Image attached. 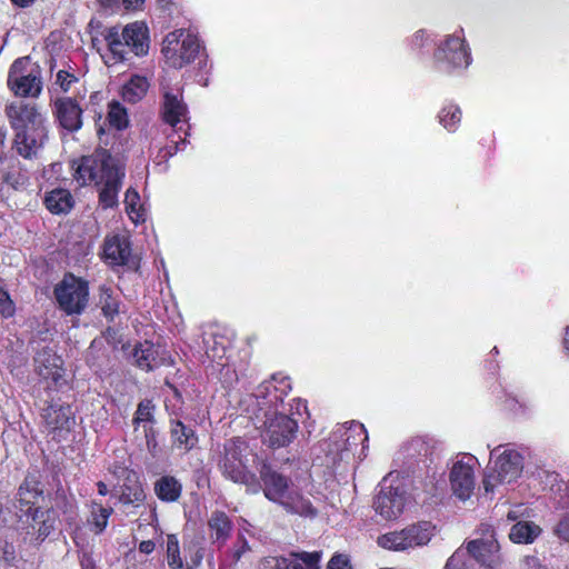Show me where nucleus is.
Here are the masks:
<instances>
[{
  "label": "nucleus",
  "instance_id": "f257e3e1",
  "mask_svg": "<svg viewBox=\"0 0 569 569\" xmlns=\"http://www.w3.org/2000/svg\"><path fill=\"white\" fill-rule=\"evenodd\" d=\"M102 36L114 63L124 61L129 51H132L136 57H143L149 52V30L147 24L140 20L130 22L122 30L119 26H110L102 32Z\"/></svg>",
  "mask_w": 569,
  "mask_h": 569
},
{
  "label": "nucleus",
  "instance_id": "f03ea898",
  "mask_svg": "<svg viewBox=\"0 0 569 569\" xmlns=\"http://www.w3.org/2000/svg\"><path fill=\"white\" fill-rule=\"evenodd\" d=\"M7 87L19 98H39L43 90V70L30 56L18 57L9 67Z\"/></svg>",
  "mask_w": 569,
  "mask_h": 569
},
{
  "label": "nucleus",
  "instance_id": "7ed1b4c3",
  "mask_svg": "<svg viewBox=\"0 0 569 569\" xmlns=\"http://www.w3.org/2000/svg\"><path fill=\"white\" fill-rule=\"evenodd\" d=\"M249 445L241 437L229 438L223 445V451L218 466L224 478L234 483L250 485L256 481L254 472L250 471L244 461Z\"/></svg>",
  "mask_w": 569,
  "mask_h": 569
},
{
  "label": "nucleus",
  "instance_id": "20e7f679",
  "mask_svg": "<svg viewBox=\"0 0 569 569\" xmlns=\"http://www.w3.org/2000/svg\"><path fill=\"white\" fill-rule=\"evenodd\" d=\"M59 308L67 315H80L89 305V281L78 278L74 273H64L53 289Z\"/></svg>",
  "mask_w": 569,
  "mask_h": 569
},
{
  "label": "nucleus",
  "instance_id": "39448f33",
  "mask_svg": "<svg viewBox=\"0 0 569 569\" xmlns=\"http://www.w3.org/2000/svg\"><path fill=\"white\" fill-rule=\"evenodd\" d=\"M40 417L47 433L56 441L68 438L77 422L71 405L62 402L61 399L46 400L40 409Z\"/></svg>",
  "mask_w": 569,
  "mask_h": 569
},
{
  "label": "nucleus",
  "instance_id": "423d86ee",
  "mask_svg": "<svg viewBox=\"0 0 569 569\" xmlns=\"http://www.w3.org/2000/svg\"><path fill=\"white\" fill-rule=\"evenodd\" d=\"M292 390V380L283 373H273L268 380H263L257 386L253 396L257 406L262 411L264 420L274 412H279V408L283 407L286 396Z\"/></svg>",
  "mask_w": 569,
  "mask_h": 569
},
{
  "label": "nucleus",
  "instance_id": "0eeeda50",
  "mask_svg": "<svg viewBox=\"0 0 569 569\" xmlns=\"http://www.w3.org/2000/svg\"><path fill=\"white\" fill-rule=\"evenodd\" d=\"M430 521H419L401 530H391L377 538V543L387 550H408L415 546L428 545L433 536Z\"/></svg>",
  "mask_w": 569,
  "mask_h": 569
},
{
  "label": "nucleus",
  "instance_id": "6e6552de",
  "mask_svg": "<svg viewBox=\"0 0 569 569\" xmlns=\"http://www.w3.org/2000/svg\"><path fill=\"white\" fill-rule=\"evenodd\" d=\"M523 457L516 449H506L500 453L491 471L485 473L482 488L485 492H493L498 483H510L521 476Z\"/></svg>",
  "mask_w": 569,
  "mask_h": 569
},
{
  "label": "nucleus",
  "instance_id": "1a4fd4ad",
  "mask_svg": "<svg viewBox=\"0 0 569 569\" xmlns=\"http://www.w3.org/2000/svg\"><path fill=\"white\" fill-rule=\"evenodd\" d=\"M200 49L201 44L197 36L187 33L180 40L177 33H169L164 46H162V53L169 66L181 69V67L188 66V63H192L196 60Z\"/></svg>",
  "mask_w": 569,
  "mask_h": 569
},
{
  "label": "nucleus",
  "instance_id": "9d476101",
  "mask_svg": "<svg viewBox=\"0 0 569 569\" xmlns=\"http://www.w3.org/2000/svg\"><path fill=\"white\" fill-rule=\"evenodd\" d=\"M58 520V513L53 507H44L41 501L34 503L29 521L22 527L24 541L31 545H41L53 530Z\"/></svg>",
  "mask_w": 569,
  "mask_h": 569
},
{
  "label": "nucleus",
  "instance_id": "9b49d317",
  "mask_svg": "<svg viewBox=\"0 0 569 569\" xmlns=\"http://www.w3.org/2000/svg\"><path fill=\"white\" fill-rule=\"evenodd\" d=\"M299 431V422L292 419L290 415L279 411L263 420V433L273 449L279 447H288L297 438Z\"/></svg>",
  "mask_w": 569,
  "mask_h": 569
},
{
  "label": "nucleus",
  "instance_id": "f8f14e48",
  "mask_svg": "<svg viewBox=\"0 0 569 569\" xmlns=\"http://www.w3.org/2000/svg\"><path fill=\"white\" fill-rule=\"evenodd\" d=\"M433 60L437 66H443L446 70H452L456 67L470 66L471 53L462 37L447 36L433 51Z\"/></svg>",
  "mask_w": 569,
  "mask_h": 569
},
{
  "label": "nucleus",
  "instance_id": "ddd939ff",
  "mask_svg": "<svg viewBox=\"0 0 569 569\" xmlns=\"http://www.w3.org/2000/svg\"><path fill=\"white\" fill-rule=\"evenodd\" d=\"M321 550H291L288 556H266L259 569H320Z\"/></svg>",
  "mask_w": 569,
  "mask_h": 569
},
{
  "label": "nucleus",
  "instance_id": "4468645a",
  "mask_svg": "<svg viewBox=\"0 0 569 569\" xmlns=\"http://www.w3.org/2000/svg\"><path fill=\"white\" fill-rule=\"evenodd\" d=\"M102 259L111 268L124 266L128 270L137 271L140 267V258L133 256L130 239L126 236H107L102 243Z\"/></svg>",
  "mask_w": 569,
  "mask_h": 569
},
{
  "label": "nucleus",
  "instance_id": "2eb2a0df",
  "mask_svg": "<svg viewBox=\"0 0 569 569\" xmlns=\"http://www.w3.org/2000/svg\"><path fill=\"white\" fill-rule=\"evenodd\" d=\"M123 177L124 171L122 167L116 162L111 152L107 151L106 166L101 173V183L98 193V201L102 208H113V206L118 204Z\"/></svg>",
  "mask_w": 569,
  "mask_h": 569
},
{
  "label": "nucleus",
  "instance_id": "dca6fc26",
  "mask_svg": "<svg viewBox=\"0 0 569 569\" xmlns=\"http://www.w3.org/2000/svg\"><path fill=\"white\" fill-rule=\"evenodd\" d=\"M54 121L66 132H79L83 126L84 109L76 97H58L51 102Z\"/></svg>",
  "mask_w": 569,
  "mask_h": 569
},
{
  "label": "nucleus",
  "instance_id": "f3484780",
  "mask_svg": "<svg viewBox=\"0 0 569 569\" xmlns=\"http://www.w3.org/2000/svg\"><path fill=\"white\" fill-rule=\"evenodd\" d=\"M107 164V149H97L91 154L71 161L73 177L79 184H101V173Z\"/></svg>",
  "mask_w": 569,
  "mask_h": 569
},
{
  "label": "nucleus",
  "instance_id": "a211bd4d",
  "mask_svg": "<svg viewBox=\"0 0 569 569\" xmlns=\"http://www.w3.org/2000/svg\"><path fill=\"white\" fill-rule=\"evenodd\" d=\"M44 490L42 483L36 475H27L17 491V508L20 519V531L27 527L33 506L38 501H43Z\"/></svg>",
  "mask_w": 569,
  "mask_h": 569
},
{
  "label": "nucleus",
  "instance_id": "6ab92c4d",
  "mask_svg": "<svg viewBox=\"0 0 569 569\" xmlns=\"http://www.w3.org/2000/svg\"><path fill=\"white\" fill-rule=\"evenodd\" d=\"M47 138L48 130L44 126V118L39 113V119L34 126L28 127L24 131L14 134L13 146L22 158L30 159L32 156H36Z\"/></svg>",
  "mask_w": 569,
  "mask_h": 569
},
{
  "label": "nucleus",
  "instance_id": "aec40b11",
  "mask_svg": "<svg viewBox=\"0 0 569 569\" xmlns=\"http://www.w3.org/2000/svg\"><path fill=\"white\" fill-rule=\"evenodd\" d=\"M132 358L134 365L143 371H153L157 367L170 366L172 363L168 351L152 341L138 342L132 350Z\"/></svg>",
  "mask_w": 569,
  "mask_h": 569
},
{
  "label": "nucleus",
  "instance_id": "412c9836",
  "mask_svg": "<svg viewBox=\"0 0 569 569\" xmlns=\"http://www.w3.org/2000/svg\"><path fill=\"white\" fill-rule=\"evenodd\" d=\"M36 371L43 381L44 389H58L64 383V369L62 360L52 356L50 351H43L34 358Z\"/></svg>",
  "mask_w": 569,
  "mask_h": 569
},
{
  "label": "nucleus",
  "instance_id": "4be33fe9",
  "mask_svg": "<svg viewBox=\"0 0 569 569\" xmlns=\"http://www.w3.org/2000/svg\"><path fill=\"white\" fill-rule=\"evenodd\" d=\"M260 479L263 482V495L270 501L279 502L286 508L288 489L291 480L281 472L274 471L272 467L263 463L260 470Z\"/></svg>",
  "mask_w": 569,
  "mask_h": 569
},
{
  "label": "nucleus",
  "instance_id": "5701e85b",
  "mask_svg": "<svg viewBox=\"0 0 569 569\" xmlns=\"http://www.w3.org/2000/svg\"><path fill=\"white\" fill-rule=\"evenodd\" d=\"M406 508V496L399 487H386L375 497V510L385 519H396Z\"/></svg>",
  "mask_w": 569,
  "mask_h": 569
},
{
  "label": "nucleus",
  "instance_id": "b1692460",
  "mask_svg": "<svg viewBox=\"0 0 569 569\" xmlns=\"http://www.w3.org/2000/svg\"><path fill=\"white\" fill-rule=\"evenodd\" d=\"M467 549L472 558L487 568H498L501 565L500 543L493 536L488 540H470Z\"/></svg>",
  "mask_w": 569,
  "mask_h": 569
},
{
  "label": "nucleus",
  "instance_id": "393cba45",
  "mask_svg": "<svg viewBox=\"0 0 569 569\" xmlns=\"http://www.w3.org/2000/svg\"><path fill=\"white\" fill-rule=\"evenodd\" d=\"M449 480L452 492L460 499H468L475 490L473 467L458 460L450 469Z\"/></svg>",
  "mask_w": 569,
  "mask_h": 569
},
{
  "label": "nucleus",
  "instance_id": "a878e982",
  "mask_svg": "<svg viewBox=\"0 0 569 569\" xmlns=\"http://www.w3.org/2000/svg\"><path fill=\"white\" fill-rule=\"evenodd\" d=\"M207 527L210 541L221 548V546L227 545L229 541L234 529V521L226 511L216 509V511H212L209 516Z\"/></svg>",
  "mask_w": 569,
  "mask_h": 569
},
{
  "label": "nucleus",
  "instance_id": "bb28decb",
  "mask_svg": "<svg viewBox=\"0 0 569 569\" xmlns=\"http://www.w3.org/2000/svg\"><path fill=\"white\" fill-rule=\"evenodd\" d=\"M6 113L16 133L22 132V130H26L28 127H32L39 119V109L34 103H10L6 108Z\"/></svg>",
  "mask_w": 569,
  "mask_h": 569
},
{
  "label": "nucleus",
  "instance_id": "cd10ccee",
  "mask_svg": "<svg viewBox=\"0 0 569 569\" xmlns=\"http://www.w3.org/2000/svg\"><path fill=\"white\" fill-rule=\"evenodd\" d=\"M169 435L171 446L174 449L183 450V452H190L199 441L196 429L179 419L169 420Z\"/></svg>",
  "mask_w": 569,
  "mask_h": 569
},
{
  "label": "nucleus",
  "instance_id": "c85d7f7f",
  "mask_svg": "<svg viewBox=\"0 0 569 569\" xmlns=\"http://www.w3.org/2000/svg\"><path fill=\"white\" fill-rule=\"evenodd\" d=\"M122 300L110 284L98 287L97 306L108 322H113L121 311Z\"/></svg>",
  "mask_w": 569,
  "mask_h": 569
},
{
  "label": "nucleus",
  "instance_id": "c756f323",
  "mask_svg": "<svg viewBox=\"0 0 569 569\" xmlns=\"http://www.w3.org/2000/svg\"><path fill=\"white\" fill-rule=\"evenodd\" d=\"M147 493L140 481L139 475L134 471H127L123 483L121 486L120 501L123 505H132L140 507L144 502Z\"/></svg>",
  "mask_w": 569,
  "mask_h": 569
},
{
  "label": "nucleus",
  "instance_id": "7c9ffc66",
  "mask_svg": "<svg viewBox=\"0 0 569 569\" xmlns=\"http://www.w3.org/2000/svg\"><path fill=\"white\" fill-rule=\"evenodd\" d=\"M188 114V106L184 103L183 98H179L174 93H164L161 107V117L164 123H169L176 128L181 119Z\"/></svg>",
  "mask_w": 569,
  "mask_h": 569
},
{
  "label": "nucleus",
  "instance_id": "2f4dec72",
  "mask_svg": "<svg viewBox=\"0 0 569 569\" xmlns=\"http://www.w3.org/2000/svg\"><path fill=\"white\" fill-rule=\"evenodd\" d=\"M153 492L163 502L179 501L183 493V483L173 475H162L153 482Z\"/></svg>",
  "mask_w": 569,
  "mask_h": 569
},
{
  "label": "nucleus",
  "instance_id": "473e14b6",
  "mask_svg": "<svg viewBox=\"0 0 569 569\" xmlns=\"http://www.w3.org/2000/svg\"><path fill=\"white\" fill-rule=\"evenodd\" d=\"M43 203L51 213H68L74 206V199L68 189L57 187L52 191L47 192Z\"/></svg>",
  "mask_w": 569,
  "mask_h": 569
},
{
  "label": "nucleus",
  "instance_id": "72a5a7b5",
  "mask_svg": "<svg viewBox=\"0 0 569 569\" xmlns=\"http://www.w3.org/2000/svg\"><path fill=\"white\" fill-rule=\"evenodd\" d=\"M228 339L221 333H209L203 337L204 353L211 360L224 366V358L227 357Z\"/></svg>",
  "mask_w": 569,
  "mask_h": 569
},
{
  "label": "nucleus",
  "instance_id": "f704fd0d",
  "mask_svg": "<svg viewBox=\"0 0 569 569\" xmlns=\"http://www.w3.org/2000/svg\"><path fill=\"white\" fill-rule=\"evenodd\" d=\"M284 510L290 513H299V516H317L318 511L312 501L299 491L287 490V499L284 501Z\"/></svg>",
  "mask_w": 569,
  "mask_h": 569
},
{
  "label": "nucleus",
  "instance_id": "c9c22d12",
  "mask_svg": "<svg viewBox=\"0 0 569 569\" xmlns=\"http://www.w3.org/2000/svg\"><path fill=\"white\" fill-rule=\"evenodd\" d=\"M149 88V81L147 77L142 74H132L130 79L124 83L121 89V96L124 101L129 103H137L140 99L146 96Z\"/></svg>",
  "mask_w": 569,
  "mask_h": 569
},
{
  "label": "nucleus",
  "instance_id": "e433bc0d",
  "mask_svg": "<svg viewBox=\"0 0 569 569\" xmlns=\"http://www.w3.org/2000/svg\"><path fill=\"white\" fill-rule=\"evenodd\" d=\"M539 533H541V527L533 521H517L509 531V538L515 542H532Z\"/></svg>",
  "mask_w": 569,
  "mask_h": 569
},
{
  "label": "nucleus",
  "instance_id": "4c0bfd02",
  "mask_svg": "<svg viewBox=\"0 0 569 569\" xmlns=\"http://www.w3.org/2000/svg\"><path fill=\"white\" fill-rule=\"evenodd\" d=\"M112 513V507H104L98 501H92L89 522L94 533H101L108 527V520Z\"/></svg>",
  "mask_w": 569,
  "mask_h": 569
},
{
  "label": "nucleus",
  "instance_id": "58836bf2",
  "mask_svg": "<svg viewBox=\"0 0 569 569\" xmlns=\"http://www.w3.org/2000/svg\"><path fill=\"white\" fill-rule=\"evenodd\" d=\"M107 121L111 127L123 130L130 123L128 112L119 100H111L108 104Z\"/></svg>",
  "mask_w": 569,
  "mask_h": 569
},
{
  "label": "nucleus",
  "instance_id": "ea45409f",
  "mask_svg": "<svg viewBox=\"0 0 569 569\" xmlns=\"http://www.w3.org/2000/svg\"><path fill=\"white\" fill-rule=\"evenodd\" d=\"M439 122L447 128L450 132L457 130L459 123H461L462 110L457 103H446L438 113Z\"/></svg>",
  "mask_w": 569,
  "mask_h": 569
},
{
  "label": "nucleus",
  "instance_id": "a19ab883",
  "mask_svg": "<svg viewBox=\"0 0 569 569\" xmlns=\"http://www.w3.org/2000/svg\"><path fill=\"white\" fill-rule=\"evenodd\" d=\"M166 558L171 569L184 568L178 535L167 536Z\"/></svg>",
  "mask_w": 569,
  "mask_h": 569
},
{
  "label": "nucleus",
  "instance_id": "79ce46f5",
  "mask_svg": "<svg viewBox=\"0 0 569 569\" xmlns=\"http://www.w3.org/2000/svg\"><path fill=\"white\" fill-rule=\"evenodd\" d=\"M433 446L427 438L415 437L406 445L407 455L411 458H428L433 452Z\"/></svg>",
  "mask_w": 569,
  "mask_h": 569
},
{
  "label": "nucleus",
  "instance_id": "37998d69",
  "mask_svg": "<svg viewBox=\"0 0 569 569\" xmlns=\"http://www.w3.org/2000/svg\"><path fill=\"white\" fill-rule=\"evenodd\" d=\"M2 180L6 184H9L14 190L26 187L29 178L21 170L20 166H11L2 174Z\"/></svg>",
  "mask_w": 569,
  "mask_h": 569
},
{
  "label": "nucleus",
  "instance_id": "c03bdc74",
  "mask_svg": "<svg viewBox=\"0 0 569 569\" xmlns=\"http://www.w3.org/2000/svg\"><path fill=\"white\" fill-rule=\"evenodd\" d=\"M445 569H473L471 562V555L467 550L457 549L449 556L445 563Z\"/></svg>",
  "mask_w": 569,
  "mask_h": 569
},
{
  "label": "nucleus",
  "instance_id": "a18cd8bd",
  "mask_svg": "<svg viewBox=\"0 0 569 569\" xmlns=\"http://www.w3.org/2000/svg\"><path fill=\"white\" fill-rule=\"evenodd\" d=\"M154 410L156 405L151 399L140 400L138 403V408L132 418V423L137 427V425L142 423V421H154Z\"/></svg>",
  "mask_w": 569,
  "mask_h": 569
},
{
  "label": "nucleus",
  "instance_id": "49530a36",
  "mask_svg": "<svg viewBox=\"0 0 569 569\" xmlns=\"http://www.w3.org/2000/svg\"><path fill=\"white\" fill-rule=\"evenodd\" d=\"M357 438H359L362 447H366L367 441H369V436L363 423H353L351 428L348 429L346 437V448L351 449L352 445H358Z\"/></svg>",
  "mask_w": 569,
  "mask_h": 569
},
{
  "label": "nucleus",
  "instance_id": "de8ad7c7",
  "mask_svg": "<svg viewBox=\"0 0 569 569\" xmlns=\"http://www.w3.org/2000/svg\"><path fill=\"white\" fill-rule=\"evenodd\" d=\"M139 203H140V194L137 189L133 187H129L124 192V207L129 216L132 217V213H137L139 216Z\"/></svg>",
  "mask_w": 569,
  "mask_h": 569
},
{
  "label": "nucleus",
  "instance_id": "09e8293b",
  "mask_svg": "<svg viewBox=\"0 0 569 569\" xmlns=\"http://www.w3.org/2000/svg\"><path fill=\"white\" fill-rule=\"evenodd\" d=\"M16 312L14 302L6 288L0 287V315L9 318Z\"/></svg>",
  "mask_w": 569,
  "mask_h": 569
},
{
  "label": "nucleus",
  "instance_id": "8fccbe9b",
  "mask_svg": "<svg viewBox=\"0 0 569 569\" xmlns=\"http://www.w3.org/2000/svg\"><path fill=\"white\" fill-rule=\"evenodd\" d=\"M78 80L77 74L70 73L67 69H60L56 74V84L59 86L63 92H68Z\"/></svg>",
  "mask_w": 569,
  "mask_h": 569
},
{
  "label": "nucleus",
  "instance_id": "3c124183",
  "mask_svg": "<svg viewBox=\"0 0 569 569\" xmlns=\"http://www.w3.org/2000/svg\"><path fill=\"white\" fill-rule=\"evenodd\" d=\"M251 550V546L249 541L246 539V536L239 535L232 549H231V558L233 562L240 561L241 557L247 553V551Z\"/></svg>",
  "mask_w": 569,
  "mask_h": 569
},
{
  "label": "nucleus",
  "instance_id": "603ef678",
  "mask_svg": "<svg viewBox=\"0 0 569 569\" xmlns=\"http://www.w3.org/2000/svg\"><path fill=\"white\" fill-rule=\"evenodd\" d=\"M0 561L13 565L17 561V549L11 541L0 540Z\"/></svg>",
  "mask_w": 569,
  "mask_h": 569
},
{
  "label": "nucleus",
  "instance_id": "864d4df0",
  "mask_svg": "<svg viewBox=\"0 0 569 569\" xmlns=\"http://www.w3.org/2000/svg\"><path fill=\"white\" fill-rule=\"evenodd\" d=\"M327 569H352V566L347 555H333Z\"/></svg>",
  "mask_w": 569,
  "mask_h": 569
},
{
  "label": "nucleus",
  "instance_id": "5fc2aeb1",
  "mask_svg": "<svg viewBox=\"0 0 569 569\" xmlns=\"http://www.w3.org/2000/svg\"><path fill=\"white\" fill-rule=\"evenodd\" d=\"M180 143H186V138L180 137V134L177 140L174 137H169V143L161 150L162 157L171 158V156H174L179 150Z\"/></svg>",
  "mask_w": 569,
  "mask_h": 569
},
{
  "label": "nucleus",
  "instance_id": "6e6d98bb",
  "mask_svg": "<svg viewBox=\"0 0 569 569\" xmlns=\"http://www.w3.org/2000/svg\"><path fill=\"white\" fill-rule=\"evenodd\" d=\"M555 532L560 539L569 541V515L563 516L555 528Z\"/></svg>",
  "mask_w": 569,
  "mask_h": 569
},
{
  "label": "nucleus",
  "instance_id": "4d7b16f0",
  "mask_svg": "<svg viewBox=\"0 0 569 569\" xmlns=\"http://www.w3.org/2000/svg\"><path fill=\"white\" fill-rule=\"evenodd\" d=\"M146 442H147L149 452L151 455H157L158 440H157V433L153 428L146 429Z\"/></svg>",
  "mask_w": 569,
  "mask_h": 569
},
{
  "label": "nucleus",
  "instance_id": "13d9d810",
  "mask_svg": "<svg viewBox=\"0 0 569 569\" xmlns=\"http://www.w3.org/2000/svg\"><path fill=\"white\" fill-rule=\"evenodd\" d=\"M429 40V36L426 30H418L413 33L411 39V44L416 49H420V47L426 46V42Z\"/></svg>",
  "mask_w": 569,
  "mask_h": 569
},
{
  "label": "nucleus",
  "instance_id": "bf43d9fd",
  "mask_svg": "<svg viewBox=\"0 0 569 569\" xmlns=\"http://www.w3.org/2000/svg\"><path fill=\"white\" fill-rule=\"evenodd\" d=\"M79 563L81 569H98L93 556L89 555V552H82V555L79 556Z\"/></svg>",
  "mask_w": 569,
  "mask_h": 569
},
{
  "label": "nucleus",
  "instance_id": "052dcab7",
  "mask_svg": "<svg viewBox=\"0 0 569 569\" xmlns=\"http://www.w3.org/2000/svg\"><path fill=\"white\" fill-rule=\"evenodd\" d=\"M156 549V543L152 540H142L139 543V551L142 553H152Z\"/></svg>",
  "mask_w": 569,
  "mask_h": 569
},
{
  "label": "nucleus",
  "instance_id": "680f3d73",
  "mask_svg": "<svg viewBox=\"0 0 569 569\" xmlns=\"http://www.w3.org/2000/svg\"><path fill=\"white\" fill-rule=\"evenodd\" d=\"M126 9H141L146 0H122Z\"/></svg>",
  "mask_w": 569,
  "mask_h": 569
},
{
  "label": "nucleus",
  "instance_id": "e2e57ef3",
  "mask_svg": "<svg viewBox=\"0 0 569 569\" xmlns=\"http://www.w3.org/2000/svg\"><path fill=\"white\" fill-rule=\"evenodd\" d=\"M37 0H11L17 8H30Z\"/></svg>",
  "mask_w": 569,
  "mask_h": 569
},
{
  "label": "nucleus",
  "instance_id": "0e129e2a",
  "mask_svg": "<svg viewBox=\"0 0 569 569\" xmlns=\"http://www.w3.org/2000/svg\"><path fill=\"white\" fill-rule=\"evenodd\" d=\"M120 0H97L98 4L101 7V8H113V6H116V3H118Z\"/></svg>",
  "mask_w": 569,
  "mask_h": 569
},
{
  "label": "nucleus",
  "instance_id": "69168bd1",
  "mask_svg": "<svg viewBox=\"0 0 569 569\" xmlns=\"http://www.w3.org/2000/svg\"><path fill=\"white\" fill-rule=\"evenodd\" d=\"M97 488H98V493H100V496H107V493L109 492V488H108L107 483L102 482V480L97 482Z\"/></svg>",
  "mask_w": 569,
  "mask_h": 569
},
{
  "label": "nucleus",
  "instance_id": "338daca9",
  "mask_svg": "<svg viewBox=\"0 0 569 569\" xmlns=\"http://www.w3.org/2000/svg\"><path fill=\"white\" fill-rule=\"evenodd\" d=\"M563 347L569 352V327L566 328L565 336H563Z\"/></svg>",
  "mask_w": 569,
  "mask_h": 569
},
{
  "label": "nucleus",
  "instance_id": "774afa93",
  "mask_svg": "<svg viewBox=\"0 0 569 569\" xmlns=\"http://www.w3.org/2000/svg\"><path fill=\"white\" fill-rule=\"evenodd\" d=\"M293 402L296 403V409L297 411L299 412L300 408L303 407L305 409H307V402L306 400H301V399H293Z\"/></svg>",
  "mask_w": 569,
  "mask_h": 569
}]
</instances>
